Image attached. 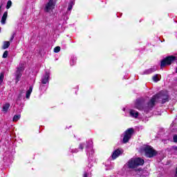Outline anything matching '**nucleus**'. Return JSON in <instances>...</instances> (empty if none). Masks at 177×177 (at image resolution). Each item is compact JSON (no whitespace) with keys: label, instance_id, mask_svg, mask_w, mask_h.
<instances>
[{"label":"nucleus","instance_id":"cd10ccee","mask_svg":"<svg viewBox=\"0 0 177 177\" xmlns=\"http://www.w3.org/2000/svg\"><path fill=\"white\" fill-rule=\"evenodd\" d=\"M71 151L72 153H78V149H71Z\"/></svg>","mask_w":177,"mask_h":177},{"label":"nucleus","instance_id":"b1692460","mask_svg":"<svg viewBox=\"0 0 177 177\" xmlns=\"http://www.w3.org/2000/svg\"><path fill=\"white\" fill-rule=\"evenodd\" d=\"M8 54L9 53L8 52V50H6L3 54V59H6V57H8Z\"/></svg>","mask_w":177,"mask_h":177},{"label":"nucleus","instance_id":"423d86ee","mask_svg":"<svg viewBox=\"0 0 177 177\" xmlns=\"http://www.w3.org/2000/svg\"><path fill=\"white\" fill-rule=\"evenodd\" d=\"M86 151L88 157H92V156H93V153H95V151H93V142L92 141V140H89L87 142V145L86 146Z\"/></svg>","mask_w":177,"mask_h":177},{"label":"nucleus","instance_id":"a878e982","mask_svg":"<svg viewBox=\"0 0 177 177\" xmlns=\"http://www.w3.org/2000/svg\"><path fill=\"white\" fill-rule=\"evenodd\" d=\"M85 146L84 143H82L79 146V149H80V150H84V147Z\"/></svg>","mask_w":177,"mask_h":177},{"label":"nucleus","instance_id":"a211bd4d","mask_svg":"<svg viewBox=\"0 0 177 177\" xmlns=\"http://www.w3.org/2000/svg\"><path fill=\"white\" fill-rule=\"evenodd\" d=\"M21 115H15L12 119V121L14 122H17V121L19 120V119L21 118Z\"/></svg>","mask_w":177,"mask_h":177},{"label":"nucleus","instance_id":"7c9ffc66","mask_svg":"<svg viewBox=\"0 0 177 177\" xmlns=\"http://www.w3.org/2000/svg\"><path fill=\"white\" fill-rule=\"evenodd\" d=\"M21 99V93H20L18 96V100H20Z\"/></svg>","mask_w":177,"mask_h":177},{"label":"nucleus","instance_id":"412c9836","mask_svg":"<svg viewBox=\"0 0 177 177\" xmlns=\"http://www.w3.org/2000/svg\"><path fill=\"white\" fill-rule=\"evenodd\" d=\"M73 6H74V2L71 1L68 6V12L71 11V9H73Z\"/></svg>","mask_w":177,"mask_h":177},{"label":"nucleus","instance_id":"20e7f679","mask_svg":"<svg viewBox=\"0 0 177 177\" xmlns=\"http://www.w3.org/2000/svg\"><path fill=\"white\" fill-rule=\"evenodd\" d=\"M174 62H177V57L174 55L168 56L161 61L160 68H164L165 66H170V64H172Z\"/></svg>","mask_w":177,"mask_h":177},{"label":"nucleus","instance_id":"2eb2a0df","mask_svg":"<svg viewBox=\"0 0 177 177\" xmlns=\"http://www.w3.org/2000/svg\"><path fill=\"white\" fill-rule=\"evenodd\" d=\"M7 18H8V12H5L1 18V24H5V23H6Z\"/></svg>","mask_w":177,"mask_h":177},{"label":"nucleus","instance_id":"473e14b6","mask_svg":"<svg viewBox=\"0 0 177 177\" xmlns=\"http://www.w3.org/2000/svg\"><path fill=\"white\" fill-rule=\"evenodd\" d=\"M174 150H176L177 151V147H173Z\"/></svg>","mask_w":177,"mask_h":177},{"label":"nucleus","instance_id":"5701e85b","mask_svg":"<svg viewBox=\"0 0 177 177\" xmlns=\"http://www.w3.org/2000/svg\"><path fill=\"white\" fill-rule=\"evenodd\" d=\"M55 53H59L60 52V46H57L54 48Z\"/></svg>","mask_w":177,"mask_h":177},{"label":"nucleus","instance_id":"6e6552de","mask_svg":"<svg viewBox=\"0 0 177 177\" xmlns=\"http://www.w3.org/2000/svg\"><path fill=\"white\" fill-rule=\"evenodd\" d=\"M132 133H133V129L130 128L128 129L124 134V138H123V143H128L129 142V139L132 138Z\"/></svg>","mask_w":177,"mask_h":177},{"label":"nucleus","instance_id":"9b49d317","mask_svg":"<svg viewBox=\"0 0 177 177\" xmlns=\"http://www.w3.org/2000/svg\"><path fill=\"white\" fill-rule=\"evenodd\" d=\"M121 153H122V151H121L120 149L115 150L111 156L112 160H115V158H117L121 154Z\"/></svg>","mask_w":177,"mask_h":177},{"label":"nucleus","instance_id":"6ab92c4d","mask_svg":"<svg viewBox=\"0 0 177 177\" xmlns=\"http://www.w3.org/2000/svg\"><path fill=\"white\" fill-rule=\"evenodd\" d=\"M10 46V42L4 41L3 45V49H8V48Z\"/></svg>","mask_w":177,"mask_h":177},{"label":"nucleus","instance_id":"aec40b11","mask_svg":"<svg viewBox=\"0 0 177 177\" xmlns=\"http://www.w3.org/2000/svg\"><path fill=\"white\" fill-rule=\"evenodd\" d=\"M152 80L154 82H158V81H160V77H158V75H155L153 76Z\"/></svg>","mask_w":177,"mask_h":177},{"label":"nucleus","instance_id":"72a5a7b5","mask_svg":"<svg viewBox=\"0 0 177 177\" xmlns=\"http://www.w3.org/2000/svg\"><path fill=\"white\" fill-rule=\"evenodd\" d=\"M109 169H113V167H112L109 168Z\"/></svg>","mask_w":177,"mask_h":177},{"label":"nucleus","instance_id":"f03ea898","mask_svg":"<svg viewBox=\"0 0 177 177\" xmlns=\"http://www.w3.org/2000/svg\"><path fill=\"white\" fill-rule=\"evenodd\" d=\"M145 100L143 99H138L136 102L134 107L135 109H137L138 110H144L145 113H149L150 110H151L153 108L149 107V104H147V106H145Z\"/></svg>","mask_w":177,"mask_h":177},{"label":"nucleus","instance_id":"f3484780","mask_svg":"<svg viewBox=\"0 0 177 177\" xmlns=\"http://www.w3.org/2000/svg\"><path fill=\"white\" fill-rule=\"evenodd\" d=\"M76 63H77V57L74 56L72 57L71 59V66H75Z\"/></svg>","mask_w":177,"mask_h":177},{"label":"nucleus","instance_id":"c756f323","mask_svg":"<svg viewBox=\"0 0 177 177\" xmlns=\"http://www.w3.org/2000/svg\"><path fill=\"white\" fill-rule=\"evenodd\" d=\"M174 142H177V136H174Z\"/></svg>","mask_w":177,"mask_h":177},{"label":"nucleus","instance_id":"0eeeda50","mask_svg":"<svg viewBox=\"0 0 177 177\" xmlns=\"http://www.w3.org/2000/svg\"><path fill=\"white\" fill-rule=\"evenodd\" d=\"M144 151L145 152L146 157H149V158L154 157V156L157 154V152H156V150H154L151 146L145 147L144 148Z\"/></svg>","mask_w":177,"mask_h":177},{"label":"nucleus","instance_id":"f704fd0d","mask_svg":"<svg viewBox=\"0 0 177 177\" xmlns=\"http://www.w3.org/2000/svg\"><path fill=\"white\" fill-rule=\"evenodd\" d=\"M176 176H177V169H176Z\"/></svg>","mask_w":177,"mask_h":177},{"label":"nucleus","instance_id":"393cba45","mask_svg":"<svg viewBox=\"0 0 177 177\" xmlns=\"http://www.w3.org/2000/svg\"><path fill=\"white\" fill-rule=\"evenodd\" d=\"M10 6H12V1H8L7 3L6 9H9L10 8Z\"/></svg>","mask_w":177,"mask_h":177},{"label":"nucleus","instance_id":"dca6fc26","mask_svg":"<svg viewBox=\"0 0 177 177\" xmlns=\"http://www.w3.org/2000/svg\"><path fill=\"white\" fill-rule=\"evenodd\" d=\"M32 92V86L29 87V89L26 91V99H30V96L31 95V93Z\"/></svg>","mask_w":177,"mask_h":177},{"label":"nucleus","instance_id":"39448f33","mask_svg":"<svg viewBox=\"0 0 177 177\" xmlns=\"http://www.w3.org/2000/svg\"><path fill=\"white\" fill-rule=\"evenodd\" d=\"M41 85L40 86L41 91H46L48 89V86L45 84H49V73L46 72L45 75L41 77Z\"/></svg>","mask_w":177,"mask_h":177},{"label":"nucleus","instance_id":"4be33fe9","mask_svg":"<svg viewBox=\"0 0 177 177\" xmlns=\"http://www.w3.org/2000/svg\"><path fill=\"white\" fill-rule=\"evenodd\" d=\"M4 77H5L4 73H1L0 74V85H1V84H2V82H3V78H4Z\"/></svg>","mask_w":177,"mask_h":177},{"label":"nucleus","instance_id":"f257e3e1","mask_svg":"<svg viewBox=\"0 0 177 177\" xmlns=\"http://www.w3.org/2000/svg\"><path fill=\"white\" fill-rule=\"evenodd\" d=\"M169 96L167 91H161L158 94L153 95L150 101L148 102V107L153 109L156 106V102H162V103H167L168 102Z\"/></svg>","mask_w":177,"mask_h":177},{"label":"nucleus","instance_id":"c85d7f7f","mask_svg":"<svg viewBox=\"0 0 177 177\" xmlns=\"http://www.w3.org/2000/svg\"><path fill=\"white\" fill-rule=\"evenodd\" d=\"M89 174L88 173V172H86V171H84V174H83V177H88V175Z\"/></svg>","mask_w":177,"mask_h":177},{"label":"nucleus","instance_id":"1a4fd4ad","mask_svg":"<svg viewBox=\"0 0 177 177\" xmlns=\"http://www.w3.org/2000/svg\"><path fill=\"white\" fill-rule=\"evenodd\" d=\"M24 71V66L23 65H21L19 67L17 68V71L15 73V80L17 82H19L20 81V79L21 78L22 73Z\"/></svg>","mask_w":177,"mask_h":177},{"label":"nucleus","instance_id":"f8f14e48","mask_svg":"<svg viewBox=\"0 0 177 177\" xmlns=\"http://www.w3.org/2000/svg\"><path fill=\"white\" fill-rule=\"evenodd\" d=\"M129 114L131 117H133V118H138V117H139V112L133 109L130 110Z\"/></svg>","mask_w":177,"mask_h":177},{"label":"nucleus","instance_id":"4468645a","mask_svg":"<svg viewBox=\"0 0 177 177\" xmlns=\"http://www.w3.org/2000/svg\"><path fill=\"white\" fill-rule=\"evenodd\" d=\"M9 107H10V104L6 103L5 104L3 105L2 111H3V113H6L8 110H9Z\"/></svg>","mask_w":177,"mask_h":177},{"label":"nucleus","instance_id":"7ed1b4c3","mask_svg":"<svg viewBox=\"0 0 177 177\" xmlns=\"http://www.w3.org/2000/svg\"><path fill=\"white\" fill-rule=\"evenodd\" d=\"M145 160L140 158H131L128 162L129 168H136L139 165H143Z\"/></svg>","mask_w":177,"mask_h":177},{"label":"nucleus","instance_id":"9d476101","mask_svg":"<svg viewBox=\"0 0 177 177\" xmlns=\"http://www.w3.org/2000/svg\"><path fill=\"white\" fill-rule=\"evenodd\" d=\"M56 5V2L54 0H50L44 8L45 12H50L55 9V6Z\"/></svg>","mask_w":177,"mask_h":177},{"label":"nucleus","instance_id":"ddd939ff","mask_svg":"<svg viewBox=\"0 0 177 177\" xmlns=\"http://www.w3.org/2000/svg\"><path fill=\"white\" fill-rule=\"evenodd\" d=\"M156 70H157V68H151L149 69L145 70L144 71L143 74H146V75L151 74L152 73H154V71H156Z\"/></svg>","mask_w":177,"mask_h":177},{"label":"nucleus","instance_id":"bb28decb","mask_svg":"<svg viewBox=\"0 0 177 177\" xmlns=\"http://www.w3.org/2000/svg\"><path fill=\"white\" fill-rule=\"evenodd\" d=\"M15 35H16V32H14V33L12 35V36H11V37H10V42H12V41H13V39H15Z\"/></svg>","mask_w":177,"mask_h":177},{"label":"nucleus","instance_id":"2f4dec72","mask_svg":"<svg viewBox=\"0 0 177 177\" xmlns=\"http://www.w3.org/2000/svg\"><path fill=\"white\" fill-rule=\"evenodd\" d=\"M93 165H92V163L88 164L87 168H91V167H93Z\"/></svg>","mask_w":177,"mask_h":177}]
</instances>
